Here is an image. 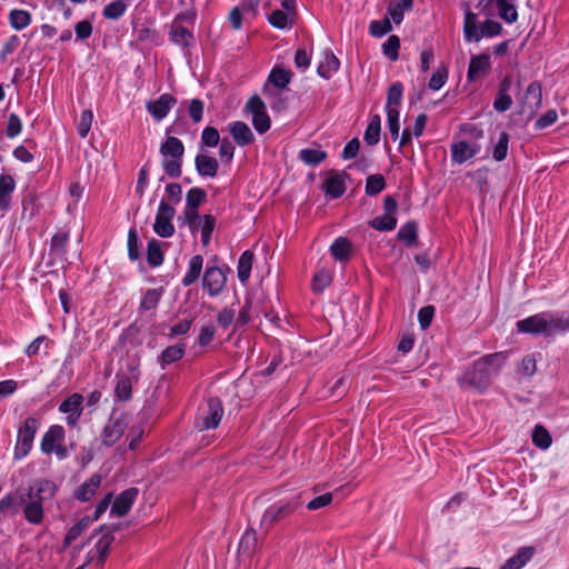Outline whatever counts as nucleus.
<instances>
[{
	"instance_id": "1",
	"label": "nucleus",
	"mask_w": 569,
	"mask_h": 569,
	"mask_svg": "<svg viewBox=\"0 0 569 569\" xmlns=\"http://www.w3.org/2000/svg\"><path fill=\"white\" fill-rule=\"evenodd\" d=\"M507 358L506 352H496L478 359L463 371L458 379V385L462 389H475L480 392L485 391L489 387L492 378L498 376Z\"/></svg>"
},
{
	"instance_id": "2",
	"label": "nucleus",
	"mask_w": 569,
	"mask_h": 569,
	"mask_svg": "<svg viewBox=\"0 0 569 569\" xmlns=\"http://www.w3.org/2000/svg\"><path fill=\"white\" fill-rule=\"evenodd\" d=\"M516 328L520 333L550 337L569 331V315L559 311H543L517 321Z\"/></svg>"
},
{
	"instance_id": "3",
	"label": "nucleus",
	"mask_w": 569,
	"mask_h": 569,
	"mask_svg": "<svg viewBox=\"0 0 569 569\" xmlns=\"http://www.w3.org/2000/svg\"><path fill=\"white\" fill-rule=\"evenodd\" d=\"M197 12L193 9L184 10L167 24L169 40L181 48H189L194 43L193 27Z\"/></svg>"
},
{
	"instance_id": "4",
	"label": "nucleus",
	"mask_w": 569,
	"mask_h": 569,
	"mask_svg": "<svg viewBox=\"0 0 569 569\" xmlns=\"http://www.w3.org/2000/svg\"><path fill=\"white\" fill-rule=\"evenodd\" d=\"M302 506L301 493L280 499L266 508L260 526L266 530L288 519Z\"/></svg>"
},
{
	"instance_id": "5",
	"label": "nucleus",
	"mask_w": 569,
	"mask_h": 569,
	"mask_svg": "<svg viewBox=\"0 0 569 569\" xmlns=\"http://www.w3.org/2000/svg\"><path fill=\"white\" fill-rule=\"evenodd\" d=\"M73 449V443H66V430L60 425H51L40 441L41 452L47 456H54L58 460L67 459Z\"/></svg>"
},
{
	"instance_id": "6",
	"label": "nucleus",
	"mask_w": 569,
	"mask_h": 569,
	"mask_svg": "<svg viewBox=\"0 0 569 569\" xmlns=\"http://www.w3.org/2000/svg\"><path fill=\"white\" fill-rule=\"evenodd\" d=\"M160 153L162 157H172V160L161 161L163 171L171 178H179L182 173V158L184 153V146L182 141L176 137H168L160 146Z\"/></svg>"
},
{
	"instance_id": "7",
	"label": "nucleus",
	"mask_w": 569,
	"mask_h": 569,
	"mask_svg": "<svg viewBox=\"0 0 569 569\" xmlns=\"http://www.w3.org/2000/svg\"><path fill=\"white\" fill-rule=\"evenodd\" d=\"M40 425V418L30 416L18 427L14 459L21 460L28 456Z\"/></svg>"
},
{
	"instance_id": "8",
	"label": "nucleus",
	"mask_w": 569,
	"mask_h": 569,
	"mask_svg": "<svg viewBox=\"0 0 569 569\" xmlns=\"http://www.w3.org/2000/svg\"><path fill=\"white\" fill-rule=\"evenodd\" d=\"M229 271L227 266L218 267L214 263H208L202 277V288L208 296L217 297L223 291Z\"/></svg>"
},
{
	"instance_id": "9",
	"label": "nucleus",
	"mask_w": 569,
	"mask_h": 569,
	"mask_svg": "<svg viewBox=\"0 0 569 569\" xmlns=\"http://www.w3.org/2000/svg\"><path fill=\"white\" fill-rule=\"evenodd\" d=\"M174 213L176 210L169 202L160 201L153 223V230L158 236L169 238L174 233V226L172 224Z\"/></svg>"
},
{
	"instance_id": "10",
	"label": "nucleus",
	"mask_w": 569,
	"mask_h": 569,
	"mask_svg": "<svg viewBox=\"0 0 569 569\" xmlns=\"http://www.w3.org/2000/svg\"><path fill=\"white\" fill-rule=\"evenodd\" d=\"M113 530L114 528H107L104 525H101L93 531L92 536L101 533L100 538L94 545V551L97 555L96 567L98 569H102L108 559L111 546L114 542Z\"/></svg>"
},
{
	"instance_id": "11",
	"label": "nucleus",
	"mask_w": 569,
	"mask_h": 569,
	"mask_svg": "<svg viewBox=\"0 0 569 569\" xmlns=\"http://www.w3.org/2000/svg\"><path fill=\"white\" fill-rule=\"evenodd\" d=\"M246 109L252 114V124L257 132L262 134L270 129V118L261 98L258 96L251 97L246 104Z\"/></svg>"
},
{
	"instance_id": "12",
	"label": "nucleus",
	"mask_w": 569,
	"mask_h": 569,
	"mask_svg": "<svg viewBox=\"0 0 569 569\" xmlns=\"http://www.w3.org/2000/svg\"><path fill=\"white\" fill-rule=\"evenodd\" d=\"M84 398L81 393H72L67 397L60 405L59 411L66 415V422L69 427H77L83 412Z\"/></svg>"
},
{
	"instance_id": "13",
	"label": "nucleus",
	"mask_w": 569,
	"mask_h": 569,
	"mask_svg": "<svg viewBox=\"0 0 569 569\" xmlns=\"http://www.w3.org/2000/svg\"><path fill=\"white\" fill-rule=\"evenodd\" d=\"M223 415L222 402L219 398L212 397L207 401L206 415L197 422V428L202 431L217 428Z\"/></svg>"
},
{
	"instance_id": "14",
	"label": "nucleus",
	"mask_w": 569,
	"mask_h": 569,
	"mask_svg": "<svg viewBox=\"0 0 569 569\" xmlns=\"http://www.w3.org/2000/svg\"><path fill=\"white\" fill-rule=\"evenodd\" d=\"M138 495L139 490L136 487H131L121 491L116 497L111 506V515H116L117 517H124L126 515H128Z\"/></svg>"
},
{
	"instance_id": "15",
	"label": "nucleus",
	"mask_w": 569,
	"mask_h": 569,
	"mask_svg": "<svg viewBox=\"0 0 569 569\" xmlns=\"http://www.w3.org/2000/svg\"><path fill=\"white\" fill-rule=\"evenodd\" d=\"M491 69L490 56L487 53L472 56L469 62L467 79L473 82L478 79L485 78Z\"/></svg>"
},
{
	"instance_id": "16",
	"label": "nucleus",
	"mask_w": 569,
	"mask_h": 569,
	"mask_svg": "<svg viewBox=\"0 0 569 569\" xmlns=\"http://www.w3.org/2000/svg\"><path fill=\"white\" fill-rule=\"evenodd\" d=\"M176 98L170 93L161 94L157 100L146 104L147 111L158 121L162 120L176 104Z\"/></svg>"
},
{
	"instance_id": "17",
	"label": "nucleus",
	"mask_w": 569,
	"mask_h": 569,
	"mask_svg": "<svg viewBox=\"0 0 569 569\" xmlns=\"http://www.w3.org/2000/svg\"><path fill=\"white\" fill-rule=\"evenodd\" d=\"M57 489L58 488L53 481L41 479L34 481V483L30 486L27 496L29 499L34 498L44 502L46 500H50L54 497Z\"/></svg>"
},
{
	"instance_id": "18",
	"label": "nucleus",
	"mask_w": 569,
	"mask_h": 569,
	"mask_svg": "<svg viewBox=\"0 0 569 569\" xmlns=\"http://www.w3.org/2000/svg\"><path fill=\"white\" fill-rule=\"evenodd\" d=\"M343 172L330 171L325 181L323 190L332 199L340 198L346 191V178Z\"/></svg>"
},
{
	"instance_id": "19",
	"label": "nucleus",
	"mask_w": 569,
	"mask_h": 569,
	"mask_svg": "<svg viewBox=\"0 0 569 569\" xmlns=\"http://www.w3.org/2000/svg\"><path fill=\"white\" fill-rule=\"evenodd\" d=\"M194 167L200 177L214 178L218 174L219 162L214 157L199 153L194 158Z\"/></svg>"
},
{
	"instance_id": "20",
	"label": "nucleus",
	"mask_w": 569,
	"mask_h": 569,
	"mask_svg": "<svg viewBox=\"0 0 569 569\" xmlns=\"http://www.w3.org/2000/svg\"><path fill=\"white\" fill-rule=\"evenodd\" d=\"M536 555L533 546L520 547L517 552L510 557L500 569H522Z\"/></svg>"
},
{
	"instance_id": "21",
	"label": "nucleus",
	"mask_w": 569,
	"mask_h": 569,
	"mask_svg": "<svg viewBox=\"0 0 569 569\" xmlns=\"http://www.w3.org/2000/svg\"><path fill=\"white\" fill-rule=\"evenodd\" d=\"M101 481L102 477L99 473L92 475L87 481L78 487L73 497L81 502L89 501L96 495Z\"/></svg>"
},
{
	"instance_id": "22",
	"label": "nucleus",
	"mask_w": 569,
	"mask_h": 569,
	"mask_svg": "<svg viewBox=\"0 0 569 569\" xmlns=\"http://www.w3.org/2000/svg\"><path fill=\"white\" fill-rule=\"evenodd\" d=\"M229 131L234 140V142L244 147L250 144L254 140V134L247 123L243 121H234L229 123Z\"/></svg>"
},
{
	"instance_id": "23",
	"label": "nucleus",
	"mask_w": 569,
	"mask_h": 569,
	"mask_svg": "<svg viewBox=\"0 0 569 569\" xmlns=\"http://www.w3.org/2000/svg\"><path fill=\"white\" fill-rule=\"evenodd\" d=\"M259 547L257 531L253 528L246 529L239 541V552L246 557H252Z\"/></svg>"
},
{
	"instance_id": "24",
	"label": "nucleus",
	"mask_w": 569,
	"mask_h": 569,
	"mask_svg": "<svg viewBox=\"0 0 569 569\" xmlns=\"http://www.w3.org/2000/svg\"><path fill=\"white\" fill-rule=\"evenodd\" d=\"M479 149V146H471L466 141H458L451 146L452 161L457 163H463L475 157Z\"/></svg>"
},
{
	"instance_id": "25",
	"label": "nucleus",
	"mask_w": 569,
	"mask_h": 569,
	"mask_svg": "<svg viewBox=\"0 0 569 569\" xmlns=\"http://www.w3.org/2000/svg\"><path fill=\"white\" fill-rule=\"evenodd\" d=\"M463 34L468 42H478L481 40L478 17L470 9L465 10Z\"/></svg>"
},
{
	"instance_id": "26",
	"label": "nucleus",
	"mask_w": 569,
	"mask_h": 569,
	"mask_svg": "<svg viewBox=\"0 0 569 569\" xmlns=\"http://www.w3.org/2000/svg\"><path fill=\"white\" fill-rule=\"evenodd\" d=\"M203 268V257L201 254L192 256L188 262V270L181 280L183 287H190L196 283Z\"/></svg>"
},
{
	"instance_id": "27",
	"label": "nucleus",
	"mask_w": 569,
	"mask_h": 569,
	"mask_svg": "<svg viewBox=\"0 0 569 569\" xmlns=\"http://www.w3.org/2000/svg\"><path fill=\"white\" fill-rule=\"evenodd\" d=\"M542 104V92L541 86L539 82H531L525 94L523 106L529 109V111H537Z\"/></svg>"
},
{
	"instance_id": "28",
	"label": "nucleus",
	"mask_w": 569,
	"mask_h": 569,
	"mask_svg": "<svg viewBox=\"0 0 569 569\" xmlns=\"http://www.w3.org/2000/svg\"><path fill=\"white\" fill-rule=\"evenodd\" d=\"M123 423L120 420H110L103 428L102 442L106 446H112L123 433Z\"/></svg>"
},
{
	"instance_id": "29",
	"label": "nucleus",
	"mask_w": 569,
	"mask_h": 569,
	"mask_svg": "<svg viewBox=\"0 0 569 569\" xmlns=\"http://www.w3.org/2000/svg\"><path fill=\"white\" fill-rule=\"evenodd\" d=\"M39 499H30L29 502L26 503L23 509V515L26 520L32 525H39L43 520V507Z\"/></svg>"
},
{
	"instance_id": "30",
	"label": "nucleus",
	"mask_w": 569,
	"mask_h": 569,
	"mask_svg": "<svg viewBox=\"0 0 569 569\" xmlns=\"http://www.w3.org/2000/svg\"><path fill=\"white\" fill-rule=\"evenodd\" d=\"M216 228V218L212 214H204L196 224V231L201 233V243L207 247L211 241L212 232Z\"/></svg>"
},
{
	"instance_id": "31",
	"label": "nucleus",
	"mask_w": 569,
	"mask_h": 569,
	"mask_svg": "<svg viewBox=\"0 0 569 569\" xmlns=\"http://www.w3.org/2000/svg\"><path fill=\"white\" fill-rule=\"evenodd\" d=\"M162 295L163 290L161 288L148 289L141 298L139 311L147 312L154 310L158 307Z\"/></svg>"
},
{
	"instance_id": "32",
	"label": "nucleus",
	"mask_w": 569,
	"mask_h": 569,
	"mask_svg": "<svg viewBox=\"0 0 569 569\" xmlns=\"http://www.w3.org/2000/svg\"><path fill=\"white\" fill-rule=\"evenodd\" d=\"M381 120L379 114L371 116L366 128L363 140L368 146H376L380 140Z\"/></svg>"
},
{
	"instance_id": "33",
	"label": "nucleus",
	"mask_w": 569,
	"mask_h": 569,
	"mask_svg": "<svg viewBox=\"0 0 569 569\" xmlns=\"http://www.w3.org/2000/svg\"><path fill=\"white\" fill-rule=\"evenodd\" d=\"M253 253L249 250L243 251L238 260L237 273L239 281L246 283L251 274Z\"/></svg>"
},
{
	"instance_id": "34",
	"label": "nucleus",
	"mask_w": 569,
	"mask_h": 569,
	"mask_svg": "<svg viewBox=\"0 0 569 569\" xmlns=\"http://www.w3.org/2000/svg\"><path fill=\"white\" fill-rule=\"evenodd\" d=\"M351 242L345 238H337L330 246V252L333 258L338 261H347L351 253Z\"/></svg>"
},
{
	"instance_id": "35",
	"label": "nucleus",
	"mask_w": 569,
	"mask_h": 569,
	"mask_svg": "<svg viewBox=\"0 0 569 569\" xmlns=\"http://www.w3.org/2000/svg\"><path fill=\"white\" fill-rule=\"evenodd\" d=\"M184 355V345H174L167 347L159 357V363L162 369L168 365L180 360Z\"/></svg>"
},
{
	"instance_id": "36",
	"label": "nucleus",
	"mask_w": 569,
	"mask_h": 569,
	"mask_svg": "<svg viewBox=\"0 0 569 569\" xmlns=\"http://www.w3.org/2000/svg\"><path fill=\"white\" fill-rule=\"evenodd\" d=\"M91 521V518L86 516L78 520L73 526H71L64 536L63 547H69L76 539H78L81 533L89 527Z\"/></svg>"
},
{
	"instance_id": "37",
	"label": "nucleus",
	"mask_w": 569,
	"mask_h": 569,
	"mask_svg": "<svg viewBox=\"0 0 569 569\" xmlns=\"http://www.w3.org/2000/svg\"><path fill=\"white\" fill-rule=\"evenodd\" d=\"M499 17L505 20L507 23L511 24L517 21L518 12L517 8L513 4L515 0H495Z\"/></svg>"
},
{
	"instance_id": "38",
	"label": "nucleus",
	"mask_w": 569,
	"mask_h": 569,
	"mask_svg": "<svg viewBox=\"0 0 569 569\" xmlns=\"http://www.w3.org/2000/svg\"><path fill=\"white\" fill-rule=\"evenodd\" d=\"M9 23L14 30H22L31 23V14L27 10L13 9L9 12Z\"/></svg>"
},
{
	"instance_id": "39",
	"label": "nucleus",
	"mask_w": 569,
	"mask_h": 569,
	"mask_svg": "<svg viewBox=\"0 0 569 569\" xmlns=\"http://www.w3.org/2000/svg\"><path fill=\"white\" fill-rule=\"evenodd\" d=\"M298 158L308 166H318L327 158V152L321 149L306 148L299 151Z\"/></svg>"
},
{
	"instance_id": "40",
	"label": "nucleus",
	"mask_w": 569,
	"mask_h": 569,
	"mask_svg": "<svg viewBox=\"0 0 569 569\" xmlns=\"http://www.w3.org/2000/svg\"><path fill=\"white\" fill-rule=\"evenodd\" d=\"M69 233L64 231L57 232L52 236L50 242V252L56 257L62 258L67 252Z\"/></svg>"
},
{
	"instance_id": "41",
	"label": "nucleus",
	"mask_w": 569,
	"mask_h": 569,
	"mask_svg": "<svg viewBox=\"0 0 569 569\" xmlns=\"http://www.w3.org/2000/svg\"><path fill=\"white\" fill-rule=\"evenodd\" d=\"M403 84L395 82L390 86L387 94L386 110H399L402 101Z\"/></svg>"
},
{
	"instance_id": "42",
	"label": "nucleus",
	"mask_w": 569,
	"mask_h": 569,
	"mask_svg": "<svg viewBox=\"0 0 569 569\" xmlns=\"http://www.w3.org/2000/svg\"><path fill=\"white\" fill-rule=\"evenodd\" d=\"M127 9L128 4L123 0H114L103 8L102 16L109 20H118L126 13Z\"/></svg>"
},
{
	"instance_id": "43",
	"label": "nucleus",
	"mask_w": 569,
	"mask_h": 569,
	"mask_svg": "<svg viewBox=\"0 0 569 569\" xmlns=\"http://www.w3.org/2000/svg\"><path fill=\"white\" fill-rule=\"evenodd\" d=\"M268 81L278 89H284L291 81V73L288 70L274 68L270 72Z\"/></svg>"
},
{
	"instance_id": "44",
	"label": "nucleus",
	"mask_w": 569,
	"mask_h": 569,
	"mask_svg": "<svg viewBox=\"0 0 569 569\" xmlns=\"http://www.w3.org/2000/svg\"><path fill=\"white\" fill-rule=\"evenodd\" d=\"M340 62L338 58L332 53L328 52L325 57V63L318 67V73L326 79H329L333 72L339 69Z\"/></svg>"
},
{
	"instance_id": "45",
	"label": "nucleus",
	"mask_w": 569,
	"mask_h": 569,
	"mask_svg": "<svg viewBox=\"0 0 569 569\" xmlns=\"http://www.w3.org/2000/svg\"><path fill=\"white\" fill-rule=\"evenodd\" d=\"M386 188V180L382 174H370L366 181V193L368 196H377Z\"/></svg>"
},
{
	"instance_id": "46",
	"label": "nucleus",
	"mask_w": 569,
	"mask_h": 569,
	"mask_svg": "<svg viewBox=\"0 0 569 569\" xmlns=\"http://www.w3.org/2000/svg\"><path fill=\"white\" fill-rule=\"evenodd\" d=\"M532 441L540 449H548L552 439L549 431L545 427L538 425L532 431Z\"/></svg>"
},
{
	"instance_id": "47",
	"label": "nucleus",
	"mask_w": 569,
	"mask_h": 569,
	"mask_svg": "<svg viewBox=\"0 0 569 569\" xmlns=\"http://www.w3.org/2000/svg\"><path fill=\"white\" fill-rule=\"evenodd\" d=\"M147 260L148 263L152 267H158L163 262V253L161 251L160 244L154 239L148 242Z\"/></svg>"
},
{
	"instance_id": "48",
	"label": "nucleus",
	"mask_w": 569,
	"mask_h": 569,
	"mask_svg": "<svg viewBox=\"0 0 569 569\" xmlns=\"http://www.w3.org/2000/svg\"><path fill=\"white\" fill-rule=\"evenodd\" d=\"M398 239L405 242L407 246H411L417 240V224L413 221H409L401 226L398 231Z\"/></svg>"
},
{
	"instance_id": "49",
	"label": "nucleus",
	"mask_w": 569,
	"mask_h": 569,
	"mask_svg": "<svg viewBox=\"0 0 569 569\" xmlns=\"http://www.w3.org/2000/svg\"><path fill=\"white\" fill-rule=\"evenodd\" d=\"M400 39L398 36H390L382 44L383 54L391 61H396L399 57Z\"/></svg>"
},
{
	"instance_id": "50",
	"label": "nucleus",
	"mask_w": 569,
	"mask_h": 569,
	"mask_svg": "<svg viewBox=\"0 0 569 569\" xmlns=\"http://www.w3.org/2000/svg\"><path fill=\"white\" fill-rule=\"evenodd\" d=\"M397 226V219L393 214L385 213L371 221V227L378 231H391Z\"/></svg>"
},
{
	"instance_id": "51",
	"label": "nucleus",
	"mask_w": 569,
	"mask_h": 569,
	"mask_svg": "<svg viewBox=\"0 0 569 569\" xmlns=\"http://www.w3.org/2000/svg\"><path fill=\"white\" fill-rule=\"evenodd\" d=\"M392 30L389 18L382 20H373L369 24V33L375 38H381Z\"/></svg>"
},
{
	"instance_id": "52",
	"label": "nucleus",
	"mask_w": 569,
	"mask_h": 569,
	"mask_svg": "<svg viewBox=\"0 0 569 569\" xmlns=\"http://www.w3.org/2000/svg\"><path fill=\"white\" fill-rule=\"evenodd\" d=\"M332 281V274L330 271L321 269L312 279V289L316 292H322Z\"/></svg>"
},
{
	"instance_id": "53",
	"label": "nucleus",
	"mask_w": 569,
	"mask_h": 569,
	"mask_svg": "<svg viewBox=\"0 0 569 569\" xmlns=\"http://www.w3.org/2000/svg\"><path fill=\"white\" fill-rule=\"evenodd\" d=\"M206 191L199 187L191 188L186 196V206L191 209H198L200 204L206 200Z\"/></svg>"
},
{
	"instance_id": "54",
	"label": "nucleus",
	"mask_w": 569,
	"mask_h": 569,
	"mask_svg": "<svg viewBox=\"0 0 569 569\" xmlns=\"http://www.w3.org/2000/svg\"><path fill=\"white\" fill-rule=\"evenodd\" d=\"M508 144L509 134L507 132H501L492 151V157L496 161H502L506 159L508 153Z\"/></svg>"
},
{
	"instance_id": "55",
	"label": "nucleus",
	"mask_w": 569,
	"mask_h": 569,
	"mask_svg": "<svg viewBox=\"0 0 569 569\" xmlns=\"http://www.w3.org/2000/svg\"><path fill=\"white\" fill-rule=\"evenodd\" d=\"M269 22L272 27L277 29H288L291 28L292 21L290 20L289 13L283 12L281 10H274L269 16Z\"/></svg>"
},
{
	"instance_id": "56",
	"label": "nucleus",
	"mask_w": 569,
	"mask_h": 569,
	"mask_svg": "<svg viewBox=\"0 0 569 569\" xmlns=\"http://www.w3.org/2000/svg\"><path fill=\"white\" fill-rule=\"evenodd\" d=\"M537 371L536 355H527L518 366V372L523 377H532Z\"/></svg>"
},
{
	"instance_id": "57",
	"label": "nucleus",
	"mask_w": 569,
	"mask_h": 569,
	"mask_svg": "<svg viewBox=\"0 0 569 569\" xmlns=\"http://www.w3.org/2000/svg\"><path fill=\"white\" fill-rule=\"evenodd\" d=\"M93 121V113L91 110L81 112L80 119L77 123V131L81 138H86L91 129Z\"/></svg>"
},
{
	"instance_id": "58",
	"label": "nucleus",
	"mask_w": 569,
	"mask_h": 569,
	"mask_svg": "<svg viewBox=\"0 0 569 569\" xmlns=\"http://www.w3.org/2000/svg\"><path fill=\"white\" fill-rule=\"evenodd\" d=\"M448 79V69L446 67H439L431 76L428 87L429 89L437 91L443 87Z\"/></svg>"
},
{
	"instance_id": "59",
	"label": "nucleus",
	"mask_w": 569,
	"mask_h": 569,
	"mask_svg": "<svg viewBox=\"0 0 569 569\" xmlns=\"http://www.w3.org/2000/svg\"><path fill=\"white\" fill-rule=\"evenodd\" d=\"M24 499L21 496L19 498V501L12 496V495H6L0 499V512L1 513H17L18 512V505L23 502Z\"/></svg>"
},
{
	"instance_id": "60",
	"label": "nucleus",
	"mask_w": 569,
	"mask_h": 569,
	"mask_svg": "<svg viewBox=\"0 0 569 569\" xmlns=\"http://www.w3.org/2000/svg\"><path fill=\"white\" fill-rule=\"evenodd\" d=\"M114 391L120 400L130 399L132 392L131 380L128 377L119 378Z\"/></svg>"
},
{
	"instance_id": "61",
	"label": "nucleus",
	"mask_w": 569,
	"mask_h": 569,
	"mask_svg": "<svg viewBox=\"0 0 569 569\" xmlns=\"http://www.w3.org/2000/svg\"><path fill=\"white\" fill-rule=\"evenodd\" d=\"M387 112V124L392 140L399 138V110H386Z\"/></svg>"
},
{
	"instance_id": "62",
	"label": "nucleus",
	"mask_w": 569,
	"mask_h": 569,
	"mask_svg": "<svg viewBox=\"0 0 569 569\" xmlns=\"http://www.w3.org/2000/svg\"><path fill=\"white\" fill-rule=\"evenodd\" d=\"M220 142V136L216 128L206 127L201 133V143L209 148H214Z\"/></svg>"
},
{
	"instance_id": "63",
	"label": "nucleus",
	"mask_w": 569,
	"mask_h": 569,
	"mask_svg": "<svg viewBox=\"0 0 569 569\" xmlns=\"http://www.w3.org/2000/svg\"><path fill=\"white\" fill-rule=\"evenodd\" d=\"M502 30L501 24L498 21L486 20L480 27L481 38H491L498 36Z\"/></svg>"
},
{
	"instance_id": "64",
	"label": "nucleus",
	"mask_w": 569,
	"mask_h": 569,
	"mask_svg": "<svg viewBox=\"0 0 569 569\" xmlns=\"http://www.w3.org/2000/svg\"><path fill=\"white\" fill-rule=\"evenodd\" d=\"M16 189V181L12 176L2 173L0 174V193L4 194L9 199L12 198V193Z\"/></svg>"
}]
</instances>
